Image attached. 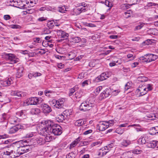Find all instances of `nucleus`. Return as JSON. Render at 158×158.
Masks as SVG:
<instances>
[{
  "instance_id": "nucleus-1",
  "label": "nucleus",
  "mask_w": 158,
  "mask_h": 158,
  "mask_svg": "<svg viewBox=\"0 0 158 158\" xmlns=\"http://www.w3.org/2000/svg\"><path fill=\"white\" fill-rule=\"evenodd\" d=\"M146 137H142L139 138L138 140V142L139 144L147 143V146L148 148H158V141L152 140L149 142H147Z\"/></svg>"
},
{
  "instance_id": "nucleus-2",
  "label": "nucleus",
  "mask_w": 158,
  "mask_h": 158,
  "mask_svg": "<svg viewBox=\"0 0 158 158\" xmlns=\"http://www.w3.org/2000/svg\"><path fill=\"white\" fill-rule=\"evenodd\" d=\"M94 105V103L93 101H91L89 98H88L86 101L81 103L79 109L81 111H87L91 109Z\"/></svg>"
},
{
  "instance_id": "nucleus-3",
  "label": "nucleus",
  "mask_w": 158,
  "mask_h": 158,
  "mask_svg": "<svg viewBox=\"0 0 158 158\" xmlns=\"http://www.w3.org/2000/svg\"><path fill=\"white\" fill-rule=\"evenodd\" d=\"M15 152L13 150L8 149V150L0 151V158H15Z\"/></svg>"
},
{
  "instance_id": "nucleus-4",
  "label": "nucleus",
  "mask_w": 158,
  "mask_h": 158,
  "mask_svg": "<svg viewBox=\"0 0 158 158\" xmlns=\"http://www.w3.org/2000/svg\"><path fill=\"white\" fill-rule=\"evenodd\" d=\"M32 126H35V131L31 132V134H30V138L34 136V137L30 139V148H32V146L35 147L37 145V137L35 136L37 133L36 127L35 126V125H32Z\"/></svg>"
},
{
  "instance_id": "nucleus-5",
  "label": "nucleus",
  "mask_w": 158,
  "mask_h": 158,
  "mask_svg": "<svg viewBox=\"0 0 158 158\" xmlns=\"http://www.w3.org/2000/svg\"><path fill=\"white\" fill-rule=\"evenodd\" d=\"M61 127L57 124H55L51 129L50 133H53L55 135H60L62 133Z\"/></svg>"
},
{
  "instance_id": "nucleus-6",
  "label": "nucleus",
  "mask_w": 158,
  "mask_h": 158,
  "mask_svg": "<svg viewBox=\"0 0 158 158\" xmlns=\"http://www.w3.org/2000/svg\"><path fill=\"white\" fill-rule=\"evenodd\" d=\"M136 91L138 93H139L140 96H143L147 94L148 90H146V85L143 83L139 87V88L137 89Z\"/></svg>"
},
{
  "instance_id": "nucleus-7",
  "label": "nucleus",
  "mask_w": 158,
  "mask_h": 158,
  "mask_svg": "<svg viewBox=\"0 0 158 158\" xmlns=\"http://www.w3.org/2000/svg\"><path fill=\"white\" fill-rule=\"evenodd\" d=\"M6 57H8L11 62V64H14L18 62V59L15 58V56L13 54L8 53L6 54Z\"/></svg>"
},
{
  "instance_id": "nucleus-8",
  "label": "nucleus",
  "mask_w": 158,
  "mask_h": 158,
  "mask_svg": "<svg viewBox=\"0 0 158 158\" xmlns=\"http://www.w3.org/2000/svg\"><path fill=\"white\" fill-rule=\"evenodd\" d=\"M42 110L44 113H48L52 111L51 107L45 103H43L41 105Z\"/></svg>"
},
{
  "instance_id": "nucleus-9",
  "label": "nucleus",
  "mask_w": 158,
  "mask_h": 158,
  "mask_svg": "<svg viewBox=\"0 0 158 158\" xmlns=\"http://www.w3.org/2000/svg\"><path fill=\"white\" fill-rule=\"evenodd\" d=\"M13 83V81L11 78H8L4 81H0V83L2 84V86H7L10 85Z\"/></svg>"
},
{
  "instance_id": "nucleus-10",
  "label": "nucleus",
  "mask_w": 158,
  "mask_h": 158,
  "mask_svg": "<svg viewBox=\"0 0 158 158\" xmlns=\"http://www.w3.org/2000/svg\"><path fill=\"white\" fill-rule=\"evenodd\" d=\"M21 128V125L19 124L16 125L10 128L9 133L11 134L14 133Z\"/></svg>"
},
{
  "instance_id": "nucleus-11",
  "label": "nucleus",
  "mask_w": 158,
  "mask_h": 158,
  "mask_svg": "<svg viewBox=\"0 0 158 158\" xmlns=\"http://www.w3.org/2000/svg\"><path fill=\"white\" fill-rule=\"evenodd\" d=\"M45 125V127L47 128V129H48V131H49V130H51L52 129V126H54V123L50 120H47L44 121V122Z\"/></svg>"
},
{
  "instance_id": "nucleus-12",
  "label": "nucleus",
  "mask_w": 158,
  "mask_h": 158,
  "mask_svg": "<svg viewBox=\"0 0 158 158\" xmlns=\"http://www.w3.org/2000/svg\"><path fill=\"white\" fill-rule=\"evenodd\" d=\"M18 149L17 150V152L16 153H15V157L19 156L24 153L25 149L24 148H23V147H22L21 145H20L19 147H18Z\"/></svg>"
},
{
  "instance_id": "nucleus-13",
  "label": "nucleus",
  "mask_w": 158,
  "mask_h": 158,
  "mask_svg": "<svg viewBox=\"0 0 158 158\" xmlns=\"http://www.w3.org/2000/svg\"><path fill=\"white\" fill-rule=\"evenodd\" d=\"M48 131V129L46 127H42L40 129V133L41 135L43 136H45L46 135H48V133H50L51 130H49Z\"/></svg>"
},
{
  "instance_id": "nucleus-14",
  "label": "nucleus",
  "mask_w": 158,
  "mask_h": 158,
  "mask_svg": "<svg viewBox=\"0 0 158 158\" xmlns=\"http://www.w3.org/2000/svg\"><path fill=\"white\" fill-rule=\"evenodd\" d=\"M23 67L20 66L17 69V72L16 74V77L17 78H19L23 75Z\"/></svg>"
},
{
  "instance_id": "nucleus-15",
  "label": "nucleus",
  "mask_w": 158,
  "mask_h": 158,
  "mask_svg": "<svg viewBox=\"0 0 158 158\" xmlns=\"http://www.w3.org/2000/svg\"><path fill=\"white\" fill-rule=\"evenodd\" d=\"M149 133L152 135L158 134V126L152 127Z\"/></svg>"
},
{
  "instance_id": "nucleus-16",
  "label": "nucleus",
  "mask_w": 158,
  "mask_h": 158,
  "mask_svg": "<svg viewBox=\"0 0 158 158\" xmlns=\"http://www.w3.org/2000/svg\"><path fill=\"white\" fill-rule=\"evenodd\" d=\"M155 44V40L151 39H148L142 43L143 45L154 44Z\"/></svg>"
},
{
  "instance_id": "nucleus-17",
  "label": "nucleus",
  "mask_w": 158,
  "mask_h": 158,
  "mask_svg": "<svg viewBox=\"0 0 158 158\" xmlns=\"http://www.w3.org/2000/svg\"><path fill=\"white\" fill-rule=\"evenodd\" d=\"M149 62L154 61L157 58V56L156 55L152 54H147Z\"/></svg>"
},
{
  "instance_id": "nucleus-18",
  "label": "nucleus",
  "mask_w": 158,
  "mask_h": 158,
  "mask_svg": "<svg viewBox=\"0 0 158 158\" xmlns=\"http://www.w3.org/2000/svg\"><path fill=\"white\" fill-rule=\"evenodd\" d=\"M98 130L100 131H104L109 127V126H107V124H106V125H103V124L102 123H99L98 125Z\"/></svg>"
},
{
  "instance_id": "nucleus-19",
  "label": "nucleus",
  "mask_w": 158,
  "mask_h": 158,
  "mask_svg": "<svg viewBox=\"0 0 158 158\" xmlns=\"http://www.w3.org/2000/svg\"><path fill=\"white\" fill-rule=\"evenodd\" d=\"M108 77L107 76L106 73H102L96 79L102 81L106 79Z\"/></svg>"
},
{
  "instance_id": "nucleus-20",
  "label": "nucleus",
  "mask_w": 158,
  "mask_h": 158,
  "mask_svg": "<svg viewBox=\"0 0 158 158\" xmlns=\"http://www.w3.org/2000/svg\"><path fill=\"white\" fill-rule=\"evenodd\" d=\"M138 61L142 63L149 62L147 54L144 56L140 57Z\"/></svg>"
},
{
  "instance_id": "nucleus-21",
  "label": "nucleus",
  "mask_w": 158,
  "mask_h": 158,
  "mask_svg": "<svg viewBox=\"0 0 158 158\" xmlns=\"http://www.w3.org/2000/svg\"><path fill=\"white\" fill-rule=\"evenodd\" d=\"M27 6V5H24L23 6L24 8L26 9V10H24L22 12L23 15H25L27 14H30V9L29 8V6Z\"/></svg>"
},
{
  "instance_id": "nucleus-22",
  "label": "nucleus",
  "mask_w": 158,
  "mask_h": 158,
  "mask_svg": "<svg viewBox=\"0 0 158 158\" xmlns=\"http://www.w3.org/2000/svg\"><path fill=\"white\" fill-rule=\"evenodd\" d=\"M85 122L86 121L82 119H79L76 121L75 123V125L76 126H80L85 124Z\"/></svg>"
},
{
  "instance_id": "nucleus-23",
  "label": "nucleus",
  "mask_w": 158,
  "mask_h": 158,
  "mask_svg": "<svg viewBox=\"0 0 158 158\" xmlns=\"http://www.w3.org/2000/svg\"><path fill=\"white\" fill-rule=\"evenodd\" d=\"M37 97H31L30 98V105H37Z\"/></svg>"
},
{
  "instance_id": "nucleus-24",
  "label": "nucleus",
  "mask_w": 158,
  "mask_h": 158,
  "mask_svg": "<svg viewBox=\"0 0 158 158\" xmlns=\"http://www.w3.org/2000/svg\"><path fill=\"white\" fill-rule=\"evenodd\" d=\"M65 116L62 114H59L56 118V120L59 122H62L64 120Z\"/></svg>"
},
{
  "instance_id": "nucleus-25",
  "label": "nucleus",
  "mask_w": 158,
  "mask_h": 158,
  "mask_svg": "<svg viewBox=\"0 0 158 158\" xmlns=\"http://www.w3.org/2000/svg\"><path fill=\"white\" fill-rule=\"evenodd\" d=\"M12 95L18 97H21L22 96V93L21 91H12L11 92Z\"/></svg>"
},
{
  "instance_id": "nucleus-26",
  "label": "nucleus",
  "mask_w": 158,
  "mask_h": 158,
  "mask_svg": "<svg viewBox=\"0 0 158 158\" xmlns=\"http://www.w3.org/2000/svg\"><path fill=\"white\" fill-rule=\"evenodd\" d=\"M19 144L21 145L22 147L30 146V143H29V140H25L24 141H20L19 142Z\"/></svg>"
},
{
  "instance_id": "nucleus-27",
  "label": "nucleus",
  "mask_w": 158,
  "mask_h": 158,
  "mask_svg": "<svg viewBox=\"0 0 158 158\" xmlns=\"http://www.w3.org/2000/svg\"><path fill=\"white\" fill-rule=\"evenodd\" d=\"M40 112V110L38 108L31 109L30 111L31 113L32 114H37Z\"/></svg>"
},
{
  "instance_id": "nucleus-28",
  "label": "nucleus",
  "mask_w": 158,
  "mask_h": 158,
  "mask_svg": "<svg viewBox=\"0 0 158 158\" xmlns=\"http://www.w3.org/2000/svg\"><path fill=\"white\" fill-rule=\"evenodd\" d=\"M72 41L71 42H72L73 43L76 44L80 42L81 41V38L78 36L75 37L73 38L72 39Z\"/></svg>"
},
{
  "instance_id": "nucleus-29",
  "label": "nucleus",
  "mask_w": 158,
  "mask_h": 158,
  "mask_svg": "<svg viewBox=\"0 0 158 158\" xmlns=\"http://www.w3.org/2000/svg\"><path fill=\"white\" fill-rule=\"evenodd\" d=\"M148 78L144 76L139 77L137 78L138 81L142 82H145L147 81Z\"/></svg>"
},
{
  "instance_id": "nucleus-30",
  "label": "nucleus",
  "mask_w": 158,
  "mask_h": 158,
  "mask_svg": "<svg viewBox=\"0 0 158 158\" xmlns=\"http://www.w3.org/2000/svg\"><path fill=\"white\" fill-rule=\"evenodd\" d=\"M82 92L81 91L76 92L75 94L73 95V98H80L82 95Z\"/></svg>"
},
{
  "instance_id": "nucleus-31",
  "label": "nucleus",
  "mask_w": 158,
  "mask_h": 158,
  "mask_svg": "<svg viewBox=\"0 0 158 158\" xmlns=\"http://www.w3.org/2000/svg\"><path fill=\"white\" fill-rule=\"evenodd\" d=\"M131 143L130 141L129 140H124L121 142L122 146L124 147H127Z\"/></svg>"
},
{
  "instance_id": "nucleus-32",
  "label": "nucleus",
  "mask_w": 158,
  "mask_h": 158,
  "mask_svg": "<svg viewBox=\"0 0 158 158\" xmlns=\"http://www.w3.org/2000/svg\"><path fill=\"white\" fill-rule=\"evenodd\" d=\"M37 144H39L41 145L44 144L45 143V140L43 138L37 137Z\"/></svg>"
},
{
  "instance_id": "nucleus-33",
  "label": "nucleus",
  "mask_w": 158,
  "mask_h": 158,
  "mask_svg": "<svg viewBox=\"0 0 158 158\" xmlns=\"http://www.w3.org/2000/svg\"><path fill=\"white\" fill-rule=\"evenodd\" d=\"M111 89L110 88H108L106 89L104 91V93H105L106 97H107L110 95L111 93Z\"/></svg>"
},
{
  "instance_id": "nucleus-34",
  "label": "nucleus",
  "mask_w": 158,
  "mask_h": 158,
  "mask_svg": "<svg viewBox=\"0 0 158 158\" xmlns=\"http://www.w3.org/2000/svg\"><path fill=\"white\" fill-rule=\"evenodd\" d=\"M51 133H48V135H45V138L44 139V140H45V142L46 141L49 142L51 141L52 139V135H50Z\"/></svg>"
},
{
  "instance_id": "nucleus-35",
  "label": "nucleus",
  "mask_w": 158,
  "mask_h": 158,
  "mask_svg": "<svg viewBox=\"0 0 158 158\" xmlns=\"http://www.w3.org/2000/svg\"><path fill=\"white\" fill-rule=\"evenodd\" d=\"M127 2L130 3V5L135 4L139 2V0H126Z\"/></svg>"
},
{
  "instance_id": "nucleus-36",
  "label": "nucleus",
  "mask_w": 158,
  "mask_h": 158,
  "mask_svg": "<svg viewBox=\"0 0 158 158\" xmlns=\"http://www.w3.org/2000/svg\"><path fill=\"white\" fill-rule=\"evenodd\" d=\"M59 32L61 34V37L63 38H65L66 39V37H68L69 35L68 33H66L62 31L59 30Z\"/></svg>"
},
{
  "instance_id": "nucleus-37",
  "label": "nucleus",
  "mask_w": 158,
  "mask_h": 158,
  "mask_svg": "<svg viewBox=\"0 0 158 158\" xmlns=\"http://www.w3.org/2000/svg\"><path fill=\"white\" fill-rule=\"evenodd\" d=\"M102 89V86H99L94 91V94L96 95H98Z\"/></svg>"
},
{
  "instance_id": "nucleus-38",
  "label": "nucleus",
  "mask_w": 158,
  "mask_h": 158,
  "mask_svg": "<svg viewBox=\"0 0 158 158\" xmlns=\"http://www.w3.org/2000/svg\"><path fill=\"white\" fill-rule=\"evenodd\" d=\"M158 4L157 3H156L153 2H148V3L147 5L146 6H145V9H148V7L152 6H158Z\"/></svg>"
},
{
  "instance_id": "nucleus-39",
  "label": "nucleus",
  "mask_w": 158,
  "mask_h": 158,
  "mask_svg": "<svg viewBox=\"0 0 158 158\" xmlns=\"http://www.w3.org/2000/svg\"><path fill=\"white\" fill-rule=\"evenodd\" d=\"M76 155L73 152L69 153L67 156L66 158H75Z\"/></svg>"
},
{
  "instance_id": "nucleus-40",
  "label": "nucleus",
  "mask_w": 158,
  "mask_h": 158,
  "mask_svg": "<svg viewBox=\"0 0 158 158\" xmlns=\"http://www.w3.org/2000/svg\"><path fill=\"white\" fill-rule=\"evenodd\" d=\"M41 74L40 73L35 72L32 73H30V76L31 77H37L40 76L41 75Z\"/></svg>"
},
{
  "instance_id": "nucleus-41",
  "label": "nucleus",
  "mask_w": 158,
  "mask_h": 158,
  "mask_svg": "<svg viewBox=\"0 0 158 158\" xmlns=\"http://www.w3.org/2000/svg\"><path fill=\"white\" fill-rule=\"evenodd\" d=\"M144 84L146 85V90L148 91H150L152 89L151 85L150 84H147L145 82L143 83Z\"/></svg>"
},
{
  "instance_id": "nucleus-42",
  "label": "nucleus",
  "mask_w": 158,
  "mask_h": 158,
  "mask_svg": "<svg viewBox=\"0 0 158 158\" xmlns=\"http://www.w3.org/2000/svg\"><path fill=\"white\" fill-rule=\"evenodd\" d=\"M114 144L113 143H110L108 146L105 147L104 150H110L111 148H112Z\"/></svg>"
},
{
  "instance_id": "nucleus-43",
  "label": "nucleus",
  "mask_w": 158,
  "mask_h": 158,
  "mask_svg": "<svg viewBox=\"0 0 158 158\" xmlns=\"http://www.w3.org/2000/svg\"><path fill=\"white\" fill-rule=\"evenodd\" d=\"M52 91L49 90L47 91V90H45L44 92V93L46 96L49 97H51V94H52Z\"/></svg>"
},
{
  "instance_id": "nucleus-44",
  "label": "nucleus",
  "mask_w": 158,
  "mask_h": 158,
  "mask_svg": "<svg viewBox=\"0 0 158 158\" xmlns=\"http://www.w3.org/2000/svg\"><path fill=\"white\" fill-rule=\"evenodd\" d=\"M51 21L50 22H48L47 24V25L48 27H49V29H52L54 27V24H56V23L55 22H51Z\"/></svg>"
},
{
  "instance_id": "nucleus-45",
  "label": "nucleus",
  "mask_w": 158,
  "mask_h": 158,
  "mask_svg": "<svg viewBox=\"0 0 158 158\" xmlns=\"http://www.w3.org/2000/svg\"><path fill=\"white\" fill-rule=\"evenodd\" d=\"M132 11L131 10H128L124 13V14L127 16V18H128L131 15Z\"/></svg>"
},
{
  "instance_id": "nucleus-46",
  "label": "nucleus",
  "mask_w": 158,
  "mask_h": 158,
  "mask_svg": "<svg viewBox=\"0 0 158 158\" xmlns=\"http://www.w3.org/2000/svg\"><path fill=\"white\" fill-rule=\"evenodd\" d=\"M144 23L142 22H140L139 23V24L137 25L135 27V28L136 30H139L141 29L144 25Z\"/></svg>"
},
{
  "instance_id": "nucleus-47",
  "label": "nucleus",
  "mask_w": 158,
  "mask_h": 158,
  "mask_svg": "<svg viewBox=\"0 0 158 158\" xmlns=\"http://www.w3.org/2000/svg\"><path fill=\"white\" fill-rule=\"evenodd\" d=\"M65 6H62L61 7H59V10L58 11L61 13H65V11H66V10H65Z\"/></svg>"
},
{
  "instance_id": "nucleus-48",
  "label": "nucleus",
  "mask_w": 158,
  "mask_h": 158,
  "mask_svg": "<svg viewBox=\"0 0 158 158\" xmlns=\"http://www.w3.org/2000/svg\"><path fill=\"white\" fill-rule=\"evenodd\" d=\"M50 103L51 105L53 106L56 107V103H57V101L55 99H54L51 101H50Z\"/></svg>"
},
{
  "instance_id": "nucleus-49",
  "label": "nucleus",
  "mask_w": 158,
  "mask_h": 158,
  "mask_svg": "<svg viewBox=\"0 0 158 158\" xmlns=\"http://www.w3.org/2000/svg\"><path fill=\"white\" fill-rule=\"evenodd\" d=\"M63 102H57V103H56V107L58 108H60L62 107H63Z\"/></svg>"
},
{
  "instance_id": "nucleus-50",
  "label": "nucleus",
  "mask_w": 158,
  "mask_h": 158,
  "mask_svg": "<svg viewBox=\"0 0 158 158\" xmlns=\"http://www.w3.org/2000/svg\"><path fill=\"white\" fill-rule=\"evenodd\" d=\"M142 152V151L140 150L135 149L133 151V153L136 154H140Z\"/></svg>"
},
{
  "instance_id": "nucleus-51",
  "label": "nucleus",
  "mask_w": 158,
  "mask_h": 158,
  "mask_svg": "<svg viewBox=\"0 0 158 158\" xmlns=\"http://www.w3.org/2000/svg\"><path fill=\"white\" fill-rule=\"evenodd\" d=\"M114 123V120H110L108 121L107 122V123L108 124H107V126L109 127L110 126H111L112 125H113Z\"/></svg>"
},
{
  "instance_id": "nucleus-52",
  "label": "nucleus",
  "mask_w": 158,
  "mask_h": 158,
  "mask_svg": "<svg viewBox=\"0 0 158 158\" xmlns=\"http://www.w3.org/2000/svg\"><path fill=\"white\" fill-rule=\"evenodd\" d=\"M102 143V142L101 141H97L93 142L92 144V145H93V146H95L96 145L99 146Z\"/></svg>"
},
{
  "instance_id": "nucleus-53",
  "label": "nucleus",
  "mask_w": 158,
  "mask_h": 158,
  "mask_svg": "<svg viewBox=\"0 0 158 158\" xmlns=\"http://www.w3.org/2000/svg\"><path fill=\"white\" fill-rule=\"evenodd\" d=\"M76 90H75L74 88H72L70 89L69 93V96H71L75 92Z\"/></svg>"
},
{
  "instance_id": "nucleus-54",
  "label": "nucleus",
  "mask_w": 158,
  "mask_h": 158,
  "mask_svg": "<svg viewBox=\"0 0 158 158\" xmlns=\"http://www.w3.org/2000/svg\"><path fill=\"white\" fill-rule=\"evenodd\" d=\"M11 28L14 29H19L21 28L20 26L18 25H12Z\"/></svg>"
},
{
  "instance_id": "nucleus-55",
  "label": "nucleus",
  "mask_w": 158,
  "mask_h": 158,
  "mask_svg": "<svg viewBox=\"0 0 158 158\" xmlns=\"http://www.w3.org/2000/svg\"><path fill=\"white\" fill-rule=\"evenodd\" d=\"M93 132V130H89L87 131H85L84 133L83 134L84 135H87Z\"/></svg>"
},
{
  "instance_id": "nucleus-56",
  "label": "nucleus",
  "mask_w": 158,
  "mask_h": 158,
  "mask_svg": "<svg viewBox=\"0 0 158 158\" xmlns=\"http://www.w3.org/2000/svg\"><path fill=\"white\" fill-rule=\"evenodd\" d=\"M127 56L128 58H130V60H132L134 59V57L133 56V55L132 54H128L127 55Z\"/></svg>"
},
{
  "instance_id": "nucleus-57",
  "label": "nucleus",
  "mask_w": 158,
  "mask_h": 158,
  "mask_svg": "<svg viewBox=\"0 0 158 158\" xmlns=\"http://www.w3.org/2000/svg\"><path fill=\"white\" fill-rule=\"evenodd\" d=\"M8 118V115L6 113H4L2 114V118L3 120H6Z\"/></svg>"
},
{
  "instance_id": "nucleus-58",
  "label": "nucleus",
  "mask_w": 158,
  "mask_h": 158,
  "mask_svg": "<svg viewBox=\"0 0 158 158\" xmlns=\"http://www.w3.org/2000/svg\"><path fill=\"white\" fill-rule=\"evenodd\" d=\"M89 81L87 80H86L84 81L82 83V86L84 87L86 85H88V82Z\"/></svg>"
},
{
  "instance_id": "nucleus-59",
  "label": "nucleus",
  "mask_w": 158,
  "mask_h": 158,
  "mask_svg": "<svg viewBox=\"0 0 158 158\" xmlns=\"http://www.w3.org/2000/svg\"><path fill=\"white\" fill-rule=\"evenodd\" d=\"M37 101L38 105L41 103L43 101V99L41 98H37Z\"/></svg>"
},
{
  "instance_id": "nucleus-60",
  "label": "nucleus",
  "mask_w": 158,
  "mask_h": 158,
  "mask_svg": "<svg viewBox=\"0 0 158 158\" xmlns=\"http://www.w3.org/2000/svg\"><path fill=\"white\" fill-rule=\"evenodd\" d=\"M24 106H27L30 104V102L29 100L28 99L26 100L23 103Z\"/></svg>"
},
{
  "instance_id": "nucleus-61",
  "label": "nucleus",
  "mask_w": 158,
  "mask_h": 158,
  "mask_svg": "<svg viewBox=\"0 0 158 158\" xmlns=\"http://www.w3.org/2000/svg\"><path fill=\"white\" fill-rule=\"evenodd\" d=\"M10 18V17L9 15H5L4 16V18L6 20H9Z\"/></svg>"
},
{
  "instance_id": "nucleus-62",
  "label": "nucleus",
  "mask_w": 158,
  "mask_h": 158,
  "mask_svg": "<svg viewBox=\"0 0 158 158\" xmlns=\"http://www.w3.org/2000/svg\"><path fill=\"white\" fill-rule=\"evenodd\" d=\"M106 5L109 7H111L112 6L111 2H110L107 1L106 2Z\"/></svg>"
},
{
  "instance_id": "nucleus-63",
  "label": "nucleus",
  "mask_w": 158,
  "mask_h": 158,
  "mask_svg": "<svg viewBox=\"0 0 158 158\" xmlns=\"http://www.w3.org/2000/svg\"><path fill=\"white\" fill-rule=\"evenodd\" d=\"M34 41L35 42H37L38 43H40L41 42L40 39L39 38H35Z\"/></svg>"
},
{
  "instance_id": "nucleus-64",
  "label": "nucleus",
  "mask_w": 158,
  "mask_h": 158,
  "mask_svg": "<svg viewBox=\"0 0 158 158\" xmlns=\"http://www.w3.org/2000/svg\"><path fill=\"white\" fill-rule=\"evenodd\" d=\"M77 144V142H76L75 140L71 143L70 145V146L71 147H74Z\"/></svg>"
}]
</instances>
